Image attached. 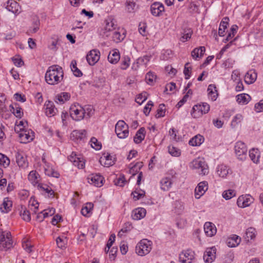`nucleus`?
<instances>
[{"mask_svg":"<svg viewBox=\"0 0 263 263\" xmlns=\"http://www.w3.org/2000/svg\"><path fill=\"white\" fill-rule=\"evenodd\" d=\"M63 70L61 67L58 65L50 66L47 70L45 79L46 82L50 85H56L63 80Z\"/></svg>","mask_w":263,"mask_h":263,"instance_id":"f257e3e1","label":"nucleus"},{"mask_svg":"<svg viewBox=\"0 0 263 263\" xmlns=\"http://www.w3.org/2000/svg\"><path fill=\"white\" fill-rule=\"evenodd\" d=\"M13 247V241L10 232L0 229V250L6 251Z\"/></svg>","mask_w":263,"mask_h":263,"instance_id":"f03ea898","label":"nucleus"},{"mask_svg":"<svg viewBox=\"0 0 263 263\" xmlns=\"http://www.w3.org/2000/svg\"><path fill=\"white\" fill-rule=\"evenodd\" d=\"M152 241L146 239L141 240L136 247V253L142 256L147 254L152 250Z\"/></svg>","mask_w":263,"mask_h":263,"instance_id":"7ed1b4c3","label":"nucleus"},{"mask_svg":"<svg viewBox=\"0 0 263 263\" xmlns=\"http://www.w3.org/2000/svg\"><path fill=\"white\" fill-rule=\"evenodd\" d=\"M190 166L193 169L199 170L198 172L201 175H205L209 173L208 166L202 158H198L193 160Z\"/></svg>","mask_w":263,"mask_h":263,"instance_id":"20e7f679","label":"nucleus"},{"mask_svg":"<svg viewBox=\"0 0 263 263\" xmlns=\"http://www.w3.org/2000/svg\"><path fill=\"white\" fill-rule=\"evenodd\" d=\"M83 107L78 103H74L70 108V115L72 119L79 121L84 119Z\"/></svg>","mask_w":263,"mask_h":263,"instance_id":"39448f33","label":"nucleus"},{"mask_svg":"<svg viewBox=\"0 0 263 263\" xmlns=\"http://www.w3.org/2000/svg\"><path fill=\"white\" fill-rule=\"evenodd\" d=\"M128 126L123 120L119 121L115 126V132L117 136L121 139L127 137L128 135Z\"/></svg>","mask_w":263,"mask_h":263,"instance_id":"423d86ee","label":"nucleus"},{"mask_svg":"<svg viewBox=\"0 0 263 263\" xmlns=\"http://www.w3.org/2000/svg\"><path fill=\"white\" fill-rule=\"evenodd\" d=\"M235 151L239 160L241 161L246 160L247 156V148L243 142H237L235 145Z\"/></svg>","mask_w":263,"mask_h":263,"instance_id":"0eeeda50","label":"nucleus"},{"mask_svg":"<svg viewBox=\"0 0 263 263\" xmlns=\"http://www.w3.org/2000/svg\"><path fill=\"white\" fill-rule=\"evenodd\" d=\"M100 51L93 49L89 52L86 55V60L90 65H94L100 59Z\"/></svg>","mask_w":263,"mask_h":263,"instance_id":"6e6552de","label":"nucleus"},{"mask_svg":"<svg viewBox=\"0 0 263 263\" xmlns=\"http://www.w3.org/2000/svg\"><path fill=\"white\" fill-rule=\"evenodd\" d=\"M253 201V198L250 195H242L238 198L237 204L240 208H245L249 206Z\"/></svg>","mask_w":263,"mask_h":263,"instance_id":"1a4fd4ad","label":"nucleus"},{"mask_svg":"<svg viewBox=\"0 0 263 263\" xmlns=\"http://www.w3.org/2000/svg\"><path fill=\"white\" fill-rule=\"evenodd\" d=\"M208 189V183L203 181L198 183L195 190V197L196 199H199Z\"/></svg>","mask_w":263,"mask_h":263,"instance_id":"9d476101","label":"nucleus"},{"mask_svg":"<svg viewBox=\"0 0 263 263\" xmlns=\"http://www.w3.org/2000/svg\"><path fill=\"white\" fill-rule=\"evenodd\" d=\"M216 252V249L215 247L207 248L203 255L205 262L206 263L212 262L215 258Z\"/></svg>","mask_w":263,"mask_h":263,"instance_id":"9b49d317","label":"nucleus"},{"mask_svg":"<svg viewBox=\"0 0 263 263\" xmlns=\"http://www.w3.org/2000/svg\"><path fill=\"white\" fill-rule=\"evenodd\" d=\"M194 252L191 250H187L182 252L179 256V260L182 263H191L194 259Z\"/></svg>","mask_w":263,"mask_h":263,"instance_id":"f8f14e48","label":"nucleus"},{"mask_svg":"<svg viewBox=\"0 0 263 263\" xmlns=\"http://www.w3.org/2000/svg\"><path fill=\"white\" fill-rule=\"evenodd\" d=\"M16 162L20 167L25 168L28 167V162L25 155L22 152H17L15 154Z\"/></svg>","mask_w":263,"mask_h":263,"instance_id":"ddd939ff","label":"nucleus"},{"mask_svg":"<svg viewBox=\"0 0 263 263\" xmlns=\"http://www.w3.org/2000/svg\"><path fill=\"white\" fill-rule=\"evenodd\" d=\"M68 159L79 168H83L84 167L85 162L83 158L78 157L74 152H72L69 156Z\"/></svg>","mask_w":263,"mask_h":263,"instance_id":"4468645a","label":"nucleus"},{"mask_svg":"<svg viewBox=\"0 0 263 263\" xmlns=\"http://www.w3.org/2000/svg\"><path fill=\"white\" fill-rule=\"evenodd\" d=\"M88 182L97 187H101L103 184L104 178L100 175H92L88 177Z\"/></svg>","mask_w":263,"mask_h":263,"instance_id":"2eb2a0df","label":"nucleus"},{"mask_svg":"<svg viewBox=\"0 0 263 263\" xmlns=\"http://www.w3.org/2000/svg\"><path fill=\"white\" fill-rule=\"evenodd\" d=\"M164 10V6L161 3L155 2L151 5V11L153 15L159 16Z\"/></svg>","mask_w":263,"mask_h":263,"instance_id":"dca6fc26","label":"nucleus"},{"mask_svg":"<svg viewBox=\"0 0 263 263\" xmlns=\"http://www.w3.org/2000/svg\"><path fill=\"white\" fill-rule=\"evenodd\" d=\"M204 231L208 236L212 237L216 233L217 229L213 223L206 222L204 225Z\"/></svg>","mask_w":263,"mask_h":263,"instance_id":"f3484780","label":"nucleus"},{"mask_svg":"<svg viewBox=\"0 0 263 263\" xmlns=\"http://www.w3.org/2000/svg\"><path fill=\"white\" fill-rule=\"evenodd\" d=\"M46 115L48 117L53 116L57 111V109L55 107L54 103L52 101H46L44 105Z\"/></svg>","mask_w":263,"mask_h":263,"instance_id":"a211bd4d","label":"nucleus"},{"mask_svg":"<svg viewBox=\"0 0 263 263\" xmlns=\"http://www.w3.org/2000/svg\"><path fill=\"white\" fill-rule=\"evenodd\" d=\"M6 8L8 11L14 14L18 13L20 12L19 4L13 0H9L7 2Z\"/></svg>","mask_w":263,"mask_h":263,"instance_id":"6ab92c4d","label":"nucleus"},{"mask_svg":"<svg viewBox=\"0 0 263 263\" xmlns=\"http://www.w3.org/2000/svg\"><path fill=\"white\" fill-rule=\"evenodd\" d=\"M216 173L219 177L225 178L227 175L232 173V171L227 165L220 164L217 167Z\"/></svg>","mask_w":263,"mask_h":263,"instance_id":"aec40b11","label":"nucleus"},{"mask_svg":"<svg viewBox=\"0 0 263 263\" xmlns=\"http://www.w3.org/2000/svg\"><path fill=\"white\" fill-rule=\"evenodd\" d=\"M114 161L115 158L109 154L101 157L99 160L100 163L105 167H109L114 165Z\"/></svg>","mask_w":263,"mask_h":263,"instance_id":"412c9836","label":"nucleus"},{"mask_svg":"<svg viewBox=\"0 0 263 263\" xmlns=\"http://www.w3.org/2000/svg\"><path fill=\"white\" fill-rule=\"evenodd\" d=\"M240 241V237L237 235H233L227 239L226 242L228 247L233 248L238 246Z\"/></svg>","mask_w":263,"mask_h":263,"instance_id":"4be33fe9","label":"nucleus"},{"mask_svg":"<svg viewBox=\"0 0 263 263\" xmlns=\"http://www.w3.org/2000/svg\"><path fill=\"white\" fill-rule=\"evenodd\" d=\"M257 78V73L254 70L248 71L245 76V81L248 84L253 83Z\"/></svg>","mask_w":263,"mask_h":263,"instance_id":"5701e85b","label":"nucleus"},{"mask_svg":"<svg viewBox=\"0 0 263 263\" xmlns=\"http://www.w3.org/2000/svg\"><path fill=\"white\" fill-rule=\"evenodd\" d=\"M120 53L117 49L110 51L108 55V60L111 64H116L120 60Z\"/></svg>","mask_w":263,"mask_h":263,"instance_id":"b1692460","label":"nucleus"},{"mask_svg":"<svg viewBox=\"0 0 263 263\" xmlns=\"http://www.w3.org/2000/svg\"><path fill=\"white\" fill-rule=\"evenodd\" d=\"M146 210L143 208H139L133 212L132 217L134 220H139L143 218L146 215Z\"/></svg>","mask_w":263,"mask_h":263,"instance_id":"393cba45","label":"nucleus"},{"mask_svg":"<svg viewBox=\"0 0 263 263\" xmlns=\"http://www.w3.org/2000/svg\"><path fill=\"white\" fill-rule=\"evenodd\" d=\"M12 206V201L10 200L8 198H5L0 206V210L3 213H8L11 210Z\"/></svg>","mask_w":263,"mask_h":263,"instance_id":"a878e982","label":"nucleus"},{"mask_svg":"<svg viewBox=\"0 0 263 263\" xmlns=\"http://www.w3.org/2000/svg\"><path fill=\"white\" fill-rule=\"evenodd\" d=\"M85 130H73L71 134V138L73 140H83L86 137Z\"/></svg>","mask_w":263,"mask_h":263,"instance_id":"bb28decb","label":"nucleus"},{"mask_svg":"<svg viewBox=\"0 0 263 263\" xmlns=\"http://www.w3.org/2000/svg\"><path fill=\"white\" fill-rule=\"evenodd\" d=\"M145 128L144 127L140 128L137 132L134 138V142L137 143H140L144 139L145 137Z\"/></svg>","mask_w":263,"mask_h":263,"instance_id":"cd10ccee","label":"nucleus"},{"mask_svg":"<svg viewBox=\"0 0 263 263\" xmlns=\"http://www.w3.org/2000/svg\"><path fill=\"white\" fill-rule=\"evenodd\" d=\"M249 157L251 160L255 163H257L259 162V159L260 157V153L257 148H252L249 151Z\"/></svg>","mask_w":263,"mask_h":263,"instance_id":"c85d7f7f","label":"nucleus"},{"mask_svg":"<svg viewBox=\"0 0 263 263\" xmlns=\"http://www.w3.org/2000/svg\"><path fill=\"white\" fill-rule=\"evenodd\" d=\"M204 141V138L200 135L194 136L189 141V144L193 146L200 145Z\"/></svg>","mask_w":263,"mask_h":263,"instance_id":"c756f323","label":"nucleus"},{"mask_svg":"<svg viewBox=\"0 0 263 263\" xmlns=\"http://www.w3.org/2000/svg\"><path fill=\"white\" fill-rule=\"evenodd\" d=\"M256 232L254 228L250 227L246 230L244 238L247 241L254 239L256 237Z\"/></svg>","mask_w":263,"mask_h":263,"instance_id":"7c9ffc66","label":"nucleus"},{"mask_svg":"<svg viewBox=\"0 0 263 263\" xmlns=\"http://www.w3.org/2000/svg\"><path fill=\"white\" fill-rule=\"evenodd\" d=\"M208 95L212 101H215L217 99L218 93L217 92L216 87L214 84L209 85L208 90Z\"/></svg>","mask_w":263,"mask_h":263,"instance_id":"2f4dec72","label":"nucleus"},{"mask_svg":"<svg viewBox=\"0 0 263 263\" xmlns=\"http://www.w3.org/2000/svg\"><path fill=\"white\" fill-rule=\"evenodd\" d=\"M229 21V18L227 17H225L221 22L218 30V33L220 36H223L224 35V31L227 28Z\"/></svg>","mask_w":263,"mask_h":263,"instance_id":"473e14b6","label":"nucleus"},{"mask_svg":"<svg viewBox=\"0 0 263 263\" xmlns=\"http://www.w3.org/2000/svg\"><path fill=\"white\" fill-rule=\"evenodd\" d=\"M39 178L40 176L35 171H31L28 176V180L33 185H35L39 183L40 180Z\"/></svg>","mask_w":263,"mask_h":263,"instance_id":"72a5a7b5","label":"nucleus"},{"mask_svg":"<svg viewBox=\"0 0 263 263\" xmlns=\"http://www.w3.org/2000/svg\"><path fill=\"white\" fill-rule=\"evenodd\" d=\"M237 102L240 104H246L251 100V97L246 93H241L236 96Z\"/></svg>","mask_w":263,"mask_h":263,"instance_id":"f704fd0d","label":"nucleus"},{"mask_svg":"<svg viewBox=\"0 0 263 263\" xmlns=\"http://www.w3.org/2000/svg\"><path fill=\"white\" fill-rule=\"evenodd\" d=\"M205 51V47L201 46L199 48L194 49L192 51L191 54L194 59H197L198 58L201 57L203 55Z\"/></svg>","mask_w":263,"mask_h":263,"instance_id":"c9c22d12","label":"nucleus"},{"mask_svg":"<svg viewBox=\"0 0 263 263\" xmlns=\"http://www.w3.org/2000/svg\"><path fill=\"white\" fill-rule=\"evenodd\" d=\"M243 116L240 114H236L233 118L231 126L232 128H235L239 125L243 120Z\"/></svg>","mask_w":263,"mask_h":263,"instance_id":"e433bc0d","label":"nucleus"},{"mask_svg":"<svg viewBox=\"0 0 263 263\" xmlns=\"http://www.w3.org/2000/svg\"><path fill=\"white\" fill-rule=\"evenodd\" d=\"M20 137L22 140V142L27 143L33 139V135H31L29 131L25 130L20 134Z\"/></svg>","mask_w":263,"mask_h":263,"instance_id":"4c0bfd02","label":"nucleus"},{"mask_svg":"<svg viewBox=\"0 0 263 263\" xmlns=\"http://www.w3.org/2000/svg\"><path fill=\"white\" fill-rule=\"evenodd\" d=\"M161 189L163 191H167L171 187L172 181L168 178H163L161 181Z\"/></svg>","mask_w":263,"mask_h":263,"instance_id":"58836bf2","label":"nucleus"},{"mask_svg":"<svg viewBox=\"0 0 263 263\" xmlns=\"http://www.w3.org/2000/svg\"><path fill=\"white\" fill-rule=\"evenodd\" d=\"M201 104H197L193 106L192 108V112H191L192 116L194 118H197L202 115L201 112Z\"/></svg>","mask_w":263,"mask_h":263,"instance_id":"ea45409f","label":"nucleus"},{"mask_svg":"<svg viewBox=\"0 0 263 263\" xmlns=\"http://www.w3.org/2000/svg\"><path fill=\"white\" fill-rule=\"evenodd\" d=\"M55 213V209L51 208L48 210H44L43 211L41 212L37 216V218H40L42 216H43V217L41 219V221H42L45 218L49 216L53 215Z\"/></svg>","mask_w":263,"mask_h":263,"instance_id":"a19ab883","label":"nucleus"},{"mask_svg":"<svg viewBox=\"0 0 263 263\" xmlns=\"http://www.w3.org/2000/svg\"><path fill=\"white\" fill-rule=\"evenodd\" d=\"M83 110L84 118H89L94 114V109L91 105L85 106L83 107Z\"/></svg>","mask_w":263,"mask_h":263,"instance_id":"79ce46f5","label":"nucleus"},{"mask_svg":"<svg viewBox=\"0 0 263 263\" xmlns=\"http://www.w3.org/2000/svg\"><path fill=\"white\" fill-rule=\"evenodd\" d=\"M70 68L75 76L80 77L82 76V72L77 67V62L76 60H72L71 61Z\"/></svg>","mask_w":263,"mask_h":263,"instance_id":"37998d69","label":"nucleus"},{"mask_svg":"<svg viewBox=\"0 0 263 263\" xmlns=\"http://www.w3.org/2000/svg\"><path fill=\"white\" fill-rule=\"evenodd\" d=\"M57 244L59 248L62 249L66 248V245L67 243V239L66 237L64 236H59L56 239Z\"/></svg>","mask_w":263,"mask_h":263,"instance_id":"c03bdc74","label":"nucleus"},{"mask_svg":"<svg viewBox=\"0 0 263 263\" xmlns=\"http://www.w3.org/2000/svg\"><path fill=\"white\" fill-rule=\"evenodd\" d=\"M117 25L115 22L111 18H108L106 21L105 30L107 31H111L115 29Z\"/></svg>","mask_w":263,"mask_h":263,"instance_id":"a18cd8bd","label":"nucleus"},{"mask_svg":"<svg viewBox=\"0 0 263 263\" xmlns=\"http://www.w3.org/2000/svg\"><path fill=\"white\" fill-rule=\"evenodd\" d=\"M70 97V95L68 92H62L56 97L57 99L62 104L68 100Z\"/></svg>","mask_w":263,"mask_h":263,"instance_id":"49530a36","label":"nucleus"},{"mask_svg":"<svg viewBox=\"0 0 263 263\" xmlns=\"http://www.w3.org/2000/svg\"><path fill=\"white\" fill-rule=\"evenodd\" d=\"M39 187H40L42 190L46 192L48 194V197L53 198L54 196V191L49 187L48 185L46 184H40L38 185Z\"/></svg>","mask_w":263,"mask_h":263,"instance_id":"de8ad7c7","label":"nucleus"},{"mask_svg":"<svg viewBox=\"0 0 263 263\" xmlns=\"http://www.w3.org/2000/svg\"><path fill=\"white\" fill-rule=\"evenodd\" d=\"M93 205L91 203H87L85 206L83 207L81 210V213L83 216H88V214L92 210Z\"/></svg>","mask_w":263,"mask_h":263,"instance_id":"09e8293b","label":"nucleus"},{"mask_svg":"<svg viewBox=\"0 0 263 263\" xmlns=\"http://www.w3.org/2000/svg\"><path fill=\"white\" fill-rule=\"evenodd\" d=\"M182 34L183 35L181 37L180 40L182 42H185L191 38L192 34V30L190 28L184 29Z\"/></svg>","mask_w":263,"mask_h":263,"instance_id":"8fccbe9b","label":"nucleus"},{"mask_svg":"<svg viewBox=\"0 0 263 263\" xmlns=\"http://www.w3.org/2000/svg\"><path fill=\"white\" fill-rule=\"evenodd\" d=\"M156 76L152 72L147 73L145 76V80L147 84L153 85L155 82Z\"/></svg>","mask_w":263,"mask_h":263,"instance_id":"3c124183","label":"nucleus"},{"mask_svg":"<svg viewBox=\"0 0 263 263\" xmlns=\"http://www.w3.org/2000/svg\"><path fill=\"white\" fill-rule=\"evenodd\" d=\"M10 161L8 157L0 153V164L6 167L10 164Z\"/></svg>","mask_w":263,"mask_h":263,"instance_id":"603ef678","label":"nucleus"},{"mask_svg":"<svg viewBox=\"0 0 263 263\" xmlns=\"http://www.w3.org/2000/svg\"><path fill=\"white\" fill-rule=\"evenodd\" d=\"M168 151L169 154L174 157H179L181 154L180 150L174 146H169Z\"/></svg>","mask_w":263,"mask_h":263,"instance_id":"864d4df0","label":"nucleus"},{"mask_svg":"<svg viewBox=\"0 0 263 263\" xmlns=\"http://www.w3.org/2000/svg\"><path fill=\"white\" fill-rule=\"evenodd\" d=\"M105 81L103 78H97L93 81L92 86L97 88H101L104 85Z\"/></svg>","mask_w":263,"mask_h":263,"instance_id":"5fc2aeb1","label":"nucleus"},{"mask_svg":"<svg viewBox=\"0 0 263 263\" xmlns=\"http://www.w3.org/2000/svg\"><path fill=\"white\" fill-rule=\"evenodd\" d=\"M235 196V192L233 190H229L223 192L222 197L226 200H229Z\"/></svg>","mask_w":263,"mask_h":263,"instance_id":"6e6d98bb","label":"nucleus"},{"mask_svg":"<svg viewBox=\"0 0 263 263\" xmlns=\"http://www.w3.org/2000/svg\"><path fill=\"white\" fill-rule=\"evenodd\" d=\"M91 147L96 150H99L101 148V144L98 142V140L95 138L92 137L90 139Z\"/></svg>","mask_w":263,"mask_h":263,"instance_id":"4d7b16f0","label":"nucleus"},{"mask_svg":"<svg viewBox=\"0 0 263 263\" xmlns=\"http://www.w3.org/2000/svg\"><path fill=\"white\" fill-rule=\"evenodd\" d=\"M20 215L22 216V218L26 221H29L31 220V216L30 212L28 210L25 209L22 211H21Z\"/></svg>","mask_w":263,"mask_h":263,"instance_id":"13d9d810","label":"nucleus"},{"mask_svg":"<svg viewBox=\"0 0 263 263\" xmlns=\"http://www.w3.org/2000/svg\"><path fill=\"white\" fill-rule=\"evenodd\" d=\"M237 26L236 25H233L231 29L230 32L228 33V35L227 37L226 41H230L232 37H234L235 34L237 32Z\"/></svg>","mask_w":263,"mask_h":263,"instance_id":"bf43d9fd","label":"nucleus"},{"mask_svg":"<svg viewBox=\"0 0 263 263\" xmlns=\"http://www.w3.org/2000/svg\"><path fill=\"white\" fill-rule=\"evenodd\" d=\"M22 110V108L19 107H16L15 108L12 107V109L11 110L16 117L21 118L23 115V112Z\"/></svg>","mask_w":263,"mask_h":263,"instance_id":"052dcab7","label":"nucleus"},{"mask_svg":"<svg viewBox=\"0 0 263 263\" xmlns=\"http://www.w3.org/2000/svg\"><path fill=\"white\" fill-rule=\"evenodd\" d=\"M164 104H161L159 106V108L157 109V114L155 116L157 118H159L162 117H164L165 115V109L163 108Z\"/></svg>","mask_w":263,"mask_h":263,"instance_id":"680f3d73","label":"nucleus"},{"mask_svg":"<svg viewBox=\"0 0 263 263\" xmlns=\"http://www.w3.org/2000/svg\"><path fill=\"white\" fill-rule=\"evenodd\" d=\"M114 182L116 185L122 187L124 185V184L126 182V180L123 175H120L118 178H117L114 180Z\"/></svg>","mask_w":263,"mask_h":263,"instance_id":"e2e57ef3","label":"nucleus"},{"mask_svg":"<svg viewBox=\"0 0 263 263\" xmlns=\"http://www.w3.org/2000/svg\"><path fill=\"white\" fill-rule=\"evenodd\" d=\"M189 63H187L185 64L184 66V69L183 70V73L185 75V78L186 79H189L190 77L191 67L189 66Z\"/></svg>","mask_w":263,"mask_h":263,"instance_id":"0e129e2a","label":"nucleus"},{"mask_svg":"<svg viewBox=\"0 0 263 263\" xmlns=\"http://www.w3.org/2000/svg\"><path fill=\"white\" fill-rule=\"evenodd\" d=\"M130 59L128 57L123 58L121 62V68L126 69L129 65Z\"/></svg>","mask_w":263,"mask_h":263,"instance_id":"69168bd1","label":"nucleus"},{"mask_svg":"<svg viewBox=\"0 0 263 263\" xmlns=\"http://www.w3.org/2000/svg\"><path fill=\"white\" fill-rule=\"evenodd\" d=\"M147 99V93L144 92L139 95L136 99L137 103L141 104Z\"/></svg>","mask_w":263,"mask_h":263,"instance_id":"338daca9","label":"nucleus"},{"mask_svg":"<svg viewBox=\"0 0 263 263\" xmlns=\"http://www.w3.org/2000/svg\"><path fill=\"white\" fill-rule=\"evenodd\" d=\"M112 39L116 42H119L122 40L124 38L123 35H121L120 33L118 31H115L112 34Z\"/></svg>","mask_w":263,"mask_h":263,"instance_id":"774afa93","label":"nucleus"}]
</instances>
